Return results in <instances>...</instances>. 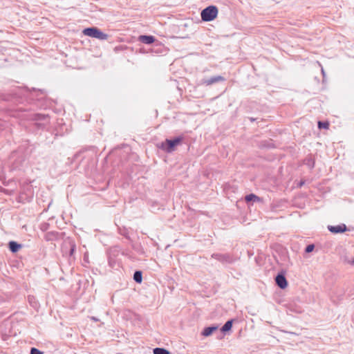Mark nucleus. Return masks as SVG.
<instances>
[{
  "label": "nucleus",
  "mask_w": 354,
  "mask_h": 354,
  "mask_svg": "<svg viewBox=\"0 0 354 354\" xmlns=\"http://www.w3.org/2000/svg\"><path fill=\"white\" fill-rule=\"evenodd\" d=\"M30 93L21 88H15L10 93H3L1 99L3 101L8 102L11 105H15L16 107H11L12 115L14 117L21 118L23 119H31L33 120L32 125L37 129H43L45 125L49 122L48 115L36 113L30 115L28 113L30 111V107L24 104L28 101V95Z\"/></svg>",
  "instance_id": "1"
},
{
  "label": "nucleus",
  "mask_w": 354,
  "mask_h": 354,
  "mask_svg": "<svg viewBox=\"0 0 354 354\" xmlns=\"http://www.w3.org/2000/svg\"><path fill=\"white\" fill-rule=\"evenodd\" d=\"M184 139L183 136L175 137L173 139H166L162 142L159 148L167 153H172L176 149V147L180 145Z\"/></svg>",
  "instance_id": "2"
},
{
  "label": "nucleus",
  "mask_w": 354,
  "mask_h": 354,
  "mask_svg": "<svg viewBox=\"0 0 354 354\" xmlns=\"http://www.w3.org/2000/svg\"><path fill=\"white\" fill-rule=\"evenodd\" d=\"M120 254L124 255V252H122V249L119 245H114L109 248L108 251V262L111 268H113L119 264L118 257Z\"/></svg>",
  "instance_id": "3"
},
{
  "label": "nucleus",
  "mask_w": 354,
  "mask_h": 354,
  "mask_svg": "<svg viewBox=\"0 0 354 354\" xmlns=\"http://www.w3.org/2000/svg\"><path fill=\"white\" fill-rule=\"evenodd\" d=\"M218 13V9L216 6H209L201 11V19L206 22L212 21L217 17Z\"/></svg>",
  "instance_id": "4"
},
{
  "label": "nucleus",
  "mask_w": 354,
  "mask_h": 354,
  "mask_svg": "<svg viewBox=\"0 0 354 354\" xmlns=\"http://www.w3.org/2000/svg\"><path fill=\"white\" fill-rule=\"evenodd\" d=\"M25 156L20 151H13L10 157L9 162L12 169H19L25 162Z\"/></svg>",
  "instance_id": "5"
},
{
  "label": "nucleus",
  "mask_w": 354,
  "mask_h": 354,
  "mask_svg": "<svg viewBox=\"0 0 354 354\" xmlns=\"http://www.w3.org/2000/svg\"><path fill=\"white\" fill-rule=\"evenodd\" d=\"M82 32L84 35L98 39L100 40H106L109 37L108 34L103 32L97 27L86 28L83 30Z\"/></svg>",
  "instance_id": "6"
},
{
  "label": "nucleus",
  "mask_w": 354,
  "mask_h": 354,
  "mask_svg": "<svg viewBox=\"0 0 354 354\" xmlns=\"http://www.w3.org/2000/svg\"><path fill=\"white\" fill-rule=\"evenodd\" d=\"M211 257L222 264H232L236 261V258L231 253H213Z\"/></svg>",
  "instance_id": "7"
},
{
  "label": "nucleus",
  "mask_w": 354,
  "mask_h": 354,
  "mask_svg": "<svg viewBox=\"0 0 354 354\" xmlns=\"http://www.w3.org/2000/svg\"><path fill=\"white\" fill-rule=\"evenodd\" d=\"M66 131L67 128L62 119L60 121L57 122V124L55 125L52 133L55 136L54 138H56L58 136H63Z\"/></svg>",
  "instance_id": "8"
},
{
  "label": "nucleus",
  "mask_w": 354,
  "mask_h": 354,
  "mask_svg": "<svg viewBox=\"0 0 354 354\" xmlns=\"http://www.w3.org/2000/svg\"><path fill=\"white\" fill-rule=\"evenodd\" d=\"M66 235L65 232H59L57 231H50L46 233L44 239L46 241H53L63 239Z\"/></svg>",
  "instance_id": "9"
},
{
  "label": "nucleus",
  "mask_w": 354,
  "mask_h": 354,
  "mask_svg": "<svg viewBox=\"0 0 354 354\" xmlns=\"http://www.w3.org/2000/svg\"><path fill=\"white\" fill-rule=\"evenodd\" d=\"M275 283L277 286L281 289H285L287 288L288 283L286 278L285 273L279 272L275 277Z\"/></svg>",
  "instance_id": "10"
},
{
  "label": "nucleus",
  "mask_w": 354,
  "mask_h": 354,
  "mask_svg": "<svg viewBox=\"0 0 354 354\" xmlns=\"http://www.w3.org/2000/svg\"><path fill=\"white\" fill-rule=\"evenodd\" d=\"M327 228L329 232L333 234L344 233L347 230V227L345 224H340L338 225H328Z\"/></svg>",
  "instance_id": "11"
},
{
  "label": "nucleus",
  "mask_w": 354,
  "mask_h": 354,
  "mask_svg": "<svg viewBox=\"0 0 354 354\" xmlns=\"http://www.w3.org/2000/svg\"><path fill=\"white\" fill-rule=\"evenodd\" d=\"M68 245V247H69V250H68V256L70 258H72L74 255V253L76 251V244L75 243V241L71 239V238L68 237L67 238V240L65 241V245L64 246V249H65V248H66V245Z\"/></svg>",
  "instance_id": "12"
},
{
  "label": "nucleus",
  "mask_w": 354,
  "mask_h": 354,
  "mask_svg": "<svg viewBox=\"0 0 354 354\" xmlns=\"http://www.w3.org/2000/svg\"><path fill=\"white\" fill-rule=\"evenodd\" d=\"M225 80V79L224 77H223L221 75H216V76H213V77H211L207 79H203L202 80V82H203V84L209 86V85H211V84H215V83H217L219 82H224Z\"/></svg>",
  "instance_id": "13"
},
{
  "label": "nucleus",
  "mask_w": 354,
  "mask_h": 354,
  "mask_svg": "<svg viewBox=\"0 0 354 354\" xmlns=\"http://www.w3.org/2000/svg\"><path fill=\"white\" fill-rule=\"evenodd\" d=\"M303 163L310 169H313L315 167V159L312 154H309L304 159Z\"/></svg>",
  "instance_id": "14"
},
{
  "label": "nucleus",
  "mask_w": 354,
  "mask_h": 354,
  "mask_svg": "<svg viewBox=\"0 0 354 354\" xmlns=\"http://www.w3.org/2000/svg\"><path fill=\"white\" fill-rule=\"evenodd\" d=\"M138 41L146 44H151L156 41V38L152 35H140L138 37Z\"/></svg>",
  "instance_id": "15"
},
{
  "label": "nucleus",
  "mask_w": 354,
  "mask_h": 354,
  "mask_svg": "<svg viewBox=\"0 0 354 354\" xmlns=\"http://www.w3.org/2000/svg\"><path fill=\"white\" fill-rule=\"evenodd\" d=\"M218 326L217 325H212L205 327L201 332V335L205 337L210 336L214 331L217 330Z\"/></svg>",
  "instance_id": "16"
},
{
  "label": "nucleus",
  "mask_w": 354,
  "mask_h": 354,
  "mask_svg": "<svg viewBox=\"0 0 354 354\" xmlns=\"http://www.w3.org/2000/svg\"><path fill=\"white\" fill-rule=\"evenodd\" d=\"M21 248L22 245L15 241H10L8 242V248L12 253L17 252Z\"/></svg>",
  "instance_id": "17"
},
{
  "label": "nucleus",
  "mask_w": 354,
  "mask_h": 354,
  "mask_svg": "<svg viewBox=\"0 0 354 354\" xmlns=\"http://www.w3.org/2000/svg\"><path fill=\"white\" fill-rule=\"evenodd\" d=\"M234 319H229L227 320L225 324L221 327V330L223 333H226L231 330L232 328Z\"/></svg>",
  "instance_id": "18"
},
{
  "label": "nucleus",
  "mask_w": 354,
  "mask_h": 354,
  "mask_svg": "<svg viewBox=\"0 0 354 354\" xmlns=\"http://www.w3.org/2000/svg\"><path fill=\"white\" fill-rule=\"evenodd\" d=\"M245 200L247 203L250 202H260L261 201V198L254 194H250L245 197Z\"/></svg>",
  "instance_id": "19"
},
{
  "label": "nucleus",
  "mask_w": 354,
  "mask_h": 354,
  "mask_svg": "<svg viewBox=\"0 0 354 354\" xmlns=\"http://www.w3.org/2000/svg\"><path fill=\"white\" fill-rule=\"evenodd\" d=\"M133 280L138 283H140L142 281V272L140 270L135 271L133 274Z\"/></svg>",
  "instance_id": "20"
},
{
  "label": "nucleus",
  "mask_w": 354,
  "mask_h": 354,
  "mask_svg": "<svg viewBox=\"0 0 354 354\" xmlns=\"http://www.w3.org/2000/svg\"><path fill=\"white\" fill-rule=\"evenodd\" d=\"M118 231L120 235L124 236L127 239L130 240V236L129 235V230L126 227H119Z\"/></svg>",
  "instance_id": "21"
},
{
  "label": "nucleus",
  "mask_w": 354,
  "mask_h": 354,
  "mask_svg": "<svg viewBox=\"0 0 354 354\" xmlns=\"http://www.w3.org/2000/svg\"><path fill=\"white\" fill-rule=\"evenodd\" d=\"M153 354H171L170 352L164 348H155L153 350Z\"/></svg>",
  "instance_id": "22"
},
{
  "label": "nucleus",
  "mask_w": 354,
  "mask_h": 354,
  "mask_svg": "<svg viewBox=\"0 0 354 354\" xmlns=\"http://www.w3.org/2000/svg\"><path fill=\"white\" fill-rule=\"evenodd\" d=\"M317 126L319 129H328L329 127V123L327 121H319Z\"/></svg>",
  "instance_id": "23"
},
{
  "label": "nucleus",
  "mask_w": 354,
  "mask_h": 354,
  "mask_svg": "<svg viewBox=\"0 0 354 354\" xmlns=\"http://www.w3.org/2000/svg\"><path fill=\"white\" fill-rule=\"evenodd\" d=\"M260 146H261V147H265V148H274V145L273 143H272L270 141H267V140L262 141L261 142Z\"/></svg>",
  "instance_id": "24"
},
{
  "label": "nucleus",
  "mask_w": 354,
  "mask_h": 354,
  "mask_svg": "<svg viewBox=\"0 0 354 354\" xmlns=\"http://www.w3.org/2000/svg\"><path fill=\"white\" fill-rule=\"evenodd\" d=\"M315 249V245L314 244H309L305 248V252L306 253H310L313 252Z\"/></svg>",
  "instance_id": "25"
},
{
  "label": "nucleus",
  "mask_w": 354,
  "mask_h": 354,
  "mask_svg": "<svg viewBox=\"0 0 354 354\" xmlns=\"http://www.w3.org/2000/svg\"><path fill=\"white\" fill-rule=\"evenodd\" d=\"M30 354H43V352L36 348H31Z\"/></svg>",
  "instance_id": "26"
},
{
  "label": "nucleus",
  "mask_w": 354,
  "mask_h": 354,
  "mask_svg": "<svg viewBox=\"0 0 354 354\" xmlns=\"http://www.w3.org/2000/svg\"><path fill=\"white\" fill-rule=\"evenodd\" d=\"M48 225H49V224H48V223H44L41 227V230L43 231H46L47 230Z\"/></svg>",
  "instance_id": "27"
},
{
  "label": "nucleus",
  "mask_w": 354,
  "mask_h": 354,
  "mask_svg": "<svg viewBox=\"0 0 354 354\" xmlns=\"http://www.w3.org/2000/svg\"><path fill=\"white\" fill-rule=\"evenodd\" d=\"M305 184V180H301L299 181V183L297 184V187L298 188H301Z\"/></svg>",
  "instance_id": "28"
},
{
  "label": "nucleus",
  "mask_w": 354,
  "mask_h": 354,
  "mask_svg": "<svg viewBox=\"0 0 354 354\" xmlns=\"http://www.w3.org/2000/svg\"><path fill=\"white\" fill-rule=\"evenodd\" d=\"M91 319L92 320L95 321V322H97V321H99V319H98L97 318L95 317H91Z\"/></svg>",
  "instance_id": "29"
},
{
  "label": "nucleus",
  "mask_w": 354,
  "mask_h": 354,
  "mask_svg": "<svg viewBox=\"0 0 354 354\" xmlns=\"http://www.w3.org/2000/svg\"><path fill=\"white\" fill-rule=\"evenodd\" d=\"M249 120H250L251 122H254V121H255V120H256V119H255V118H252V117L249 118Z\"/></svg>",
  "instance_id": "30"
},
{
  "label": "nucleus",
  "mask_w": 354,
  "mask_h": 354,
  "mask_svg": "<svg viewBox=\"0 0 354 354\" xmlns=\"http://www.w3.org/2000/svg\"><path fill=\"white\" fill-rule=\"evenodd\" d=\"M322 74L324 75V71L323 69H322Z\"/></svg>",
  "instance_id": "31"
},
{
  "label": "nucleus",
  "mask_w": 354,
  "mask_h": 354,
  "mask_svg": "<svg viewBox=\"0 0 354 354\" xmlns=\"http://www.w3.org/2000/svg\"><path fill=\"white\" fill-rule=\"evenodd\" d=\"M118 47H115V51H117V50H118Z\"/></svg>",
  "instance_id": "32"
},
{
  "label": "nucleus",
  "mask_w": 354,
  "mask_h": 354,
  "mask_svg": "<svg viewBox=\"0 0 354 354\" xmlns=\"http://www.w3.org/2000/svg\"><path fill=\"white\" fill-rule=\"evenodd\" d=\"M352 263H353V264H354V258H353V260Z\"/></svg>",
  "instance_id": "33"
}]
</instances>
